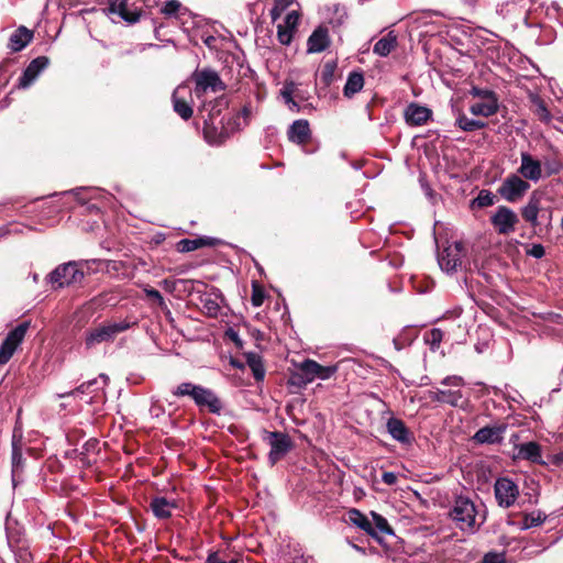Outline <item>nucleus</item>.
<instances>
[{"label":"nucleus","instance_id":"37","mask_svg":"<svg viewBox=\"0 0 563 563\" xmlns=\"http://www.w3.org/2000/svg\"><path fill=\"white\" fill-rule=\"evenodd\" d=\"M199 388L200 385H195L192 383H181L177 386L173 394L177 397L189 396L195 401V397L198 394Z\"/></svg>","mask_w":563,"mask_h":563},{"label":"nucleus","instance_id":"49","mask_svg":"<svg viewBox=\"0 0 563 563\" xmlns=\"http://www.w3.org/2000/svg\"><path fill=\"white\" fill-rule=\"evenodd\" d=\"M481 563H505V558L499 553H487L484 555Z\"/></svg>","mask_w":563,"mask_h":563},{"label":"nucleus","instance_id":"50","mask_svg":"<svg viewBox=\"0 0 563 563\" xmlns=\"http://www.w3.org/2000/svg\"><path fill=\"white\" fill-rule=\"evenodd\" d=\"M537 114L540 118V120L544 122L551 121V114L543 102H539L537 107Z\"/></svg>","mask_w":563,"mask_h":563},{"label":"nucleus","instance_id":"53","mask_svg":"<svg viewBox=\"0 0 563 563\" xmlns=\"http://www.w3.org/2000/svg\"><path fill=\"white\" fill-rule=\"evenodd\" d=\"M98 384V379H92V380H89L87 383H84L81 384L79 387H77L74 391H73V395H76V394H84L86 391H88L90 389V387L95 386Z\"/></svg>","mask_w":563,"mask_h":563},{"label":"nucleus","instance_id":"4","mask_svg":"<svg viewBox=\"0 0 563 563\" xmlns=\"http://www.w3.org/2000/svg\"><path fill=\"white\" fill-rule=\"evenodd\" d=\"M263 439L271 448L268 460L273 465L283 459L292 448L290 437L283 432L264 431Z\"/></svg>","mask_w":563,"mask_h":563},{"label":"nucleus","instance_id":"23","mask_svg":"<svg viewBox=\"0 0 563 563\" xmlns=\"http://www.w3.org/2000/svg\"><path fill=\"white\" fill-rule=\"evenodd\" d=\"M429 397L433 401L444 402L453 407H457L463 398V394L461 390H443L438 388L435 390H431L429 393Z\"/></svg>","mask_w":563,"mask_h":563},{"label":"nucleus","instance_id":"17","mask_svg":"<svg viewBox=\"0 0 563 563\" xmlns=\"http://www.w3.org/2000/svg\"><path fill=\"white\" fill-rule=\"evenodd\" d=\"M109 10L129 23H135L140 19L139 9L129 0H112Z\"/></svg>","mask_w":563,"mask_h":563},{"label":"nucleus","instance_id":"19","mask_svg":"<svg viewBox=\"0 0 563 563\" xmlns=\"http://www.w3.org/2000/svg\"><path fill=\"white\" fill-rule=\"evenodd\" d=\"M386 427L388 433L394 440L401 444H410L412 442V434L402 420L394 417L389 418Z\"/></svg>","mask_w":563,"mask_h":563},{"label":"nucleus","instance_id":"16","mask_svg":"<svg viewBox=\"0 0 563 563\" xmlns=\"http://www.w3.org/2000/svg\"><path fill=\"white\" fill-rule=\"evenodd\" d=\"M404 115L407 124L420 126L430 120L432 111L427 107L412 102L407 106Z\"/></svg>","mask_w":563,"mask_h":563},{"label":"nucleus","instance_id":"12","mask_svg":"<svg viewBox=\"0 0 563 563\" xmlns=\"http://www.w3.org/2000/svg\"><path fill=\"white\" fill-rule=\"evenodd\" d=\"M545 199V192L541 190H534L530 197L528 202L521 209V216L526 222L531 224L532 227L539 225L538 217L545 209L543 207V200Z\"/></svg>","mask_w":563,"mask_h":563},{"label":"nucleus","instance_id":"57","mask_svg":"<svg viewBox=\"0 0 563 563\" xmlns=\"http://www.w3.org/2000/svg\"><path fill=\"white\" fill-rule=\"evenodd\" d=\"M294 0H275L274 4H277L280 9L286 10Z\"/></svg>","mask_w":563,"mask_h":563},{"label":"nucleus","instance_id":"25","mask_svg":"<svg viewBox=\"0 0 563 563\" xmlns=\"http://www.w3.org/2000/svg\"><path fill=\"white\" fill-rule=\"evenodd\" d=\"M498 110V100L497 98H490V99H483L478 102H474L470 111L474 115H482V117H490L495 114Z\"/></svg>","mask_w":563,"mask_h":563},{"label":"nucleus","instance_id":"38","mask_svg":"<svg viewBox=\"0 0 563 563\" xmlns=\"http://www.w3.org/2000/svg\"><path fill=\"white\" fill-rule=\"evenodd\" d=\"M443 333L440 329H432L424 334V342L430 346L432 351L439 349L440 343L442 342Z\"/></svg>","mask_w":563,"mask_h":563},{"label":"nucleus","instance_id":"20","mask_svg":"<svg viewBox=\"0 0 563 563\" xmlns=\"http://www.w3.org/2000/svg\"><path fill=\"white\" fill-rule=\"evenodd\" d=\"M330 44L328 30L323 26H318L307 41L308 53H321L328 48Z\"/></svg>","mask_w":563,"mask_h":563},{"label":"nucleus","instance_id":"1","mask_svg":"<svg viewBox=\"0 0 563 563\" xmlns=\"http://www.w3.org/2000/svg\"><path fill=\"white\" fill-rule=\"evenodd\" d=\"M135 323V321L130 319L102 323L87 332L85 339L86 346L90 349L102 342L113 341L119 333L129 330Z\"/></svg>","mask_w":563,"mask_h":563},{"label":"nucleus","instance_id":"55","mask_svg":"<svg viewBox=\"0 0 563 563\" xmlns=\"http://www.w3.org/2000/svg\"><path fill=\"white\" fill-rule=\"evenodd\" d=\"M263 295L260 291L254 290L252 295V303L255 307H260L263 303Z\"/></svg>","mask_w":563,"mask_h":563},{"label":"nucleus","instance_id":"18","mask_svg":"<svg viewBox=\"0 0 563 563\" xmlns=\"http://www.w3.org/2000/svg\"><path fill=\"white\" fill-rule=\"evenodd\" d=\"M195 404L199 408H208L212 413H220L222 404L217 395L206 387L200 386L198 394L195 397Z\"/></svg>","mask_w":563,"mask_h":563},{"label":"nucleus","instance_id":"33","mask_svg":"<svg viewBox=\"0 0 563 563\" xmlns=\"http://www.w3.org/2000/svg\"><path fill=\"white\" fill-rule=\"evenodd\" d=\"M518 454L522 459L539 462L541 459L540 445L536 442H528L520 445Z\"/></svg>","mask_w":563,"mask_h":563},{"label":"nucleus","instance_id":"63","mask_svg":"<svg viewBox=\"0 0 563 563\" xmlns=\"http://www.w3.org/2000/svg\"><path fill=\"white\" fill-rule=\"evenodd\" d=\"M210 40H213V38H212V37L208 38V40L206 41V44H211V41H210Z\"/></svg>","mask_w":563,"mask_h":563},{"label":"nucleus","instance_id":"15","mask_svg":"<svg viewBox=\"0 0 563 563\" xmlns=\"http://www.w3.org/2000/svg\"><path fill=\"white\" fill-rule=\"evenodd\" d=\"M507 429L505 423L495 424V426H486L481 428L474 434L473 439L475 442L479 444H494L500 443L504 439V433Z\"/></svg>","mask_w":563,"mask_h":563},{"label":"nucleus","instance_id":"45","mask_svg":"<svg viewBox=\"0 0 563 563\" xmlns=\"http://www.w3.org/2000/svg\"><path fill=\"white\" fill-rule=\"evenodd\" d=\"M300 15L297 11L289 12L284 21V25L296 31V27L299 23Z\"/></svg>","mask_w":563,"mask_h":563},{"label":"nucleus","instance_id":"21","mask_svg":"<svg viewBox=\"0 0 563 563\" xmlns=\"http://www.w3.org/2000/svg\"><path fill=\"white\" fill-rule=\"evenodd\" d=\"M33 32L25 26L18 27L10 36L8 47L16 53L26 47L33 40Z\"/></svg>","mask_w":563,"mask_h":563},{"label":"nucleus","instance_id":"62","mask_svg":"<svg viewBox=\"0 0 563 563\" xmlns=\"http://www.w3.org/2000/svg\"><path fill=\"white\" fill-rule=\"evenodd\" d=\"M210 40H213V38H212V37L208 38V40L206 41V44H211V41H210Z\"/></svg>","mask_w":563,"mask_h":563},{"label":"nucleus","instance_id":"7","mask_svg":"<svg viewBox=\"0 0 563 563\" xmlns=\"http://www.w3.org/2000/svg\"><path fill=\"white\" fill-rule=\"evenodd\" d=\"M490 222L498 234L508 235L515 232L519 218L509 207L499 206L490 217Z\"/></svg>","mask_w":563,"mask_h":563},{"label":"nucleus","instance_id":"2","mask_svg":"<svg viewBox=\"0 0 563 563\" xmlns=\"http://www.w3.org/2000/svg\"><path fill=\"white\" fill-rule=\"evenodd\" d=\"M451 517L462 531L474 532L476 530V508L467 498H456L451 510Z\"/></svg>","mask_w":563,"mask_h":563},{"label":"nucleus","instance_id":"47","mask_svg":"<svg viewBox=\"0 0 563 563\" xmlns=\"http://www.w3.org/2000/svg\"><path fill=\"white\" fill-rule=\"evenodd\" d=\"M527 255L532 256L534 258H541L544 256L545 251L543 245L541 244H532L527 251Z\"/></svg>","mask_w":563,"mask_h":563},{"label":"nucleus","instance_id":"39","mask_svg":"<svg viewBox=\"0 0 563 563\" xmlns=\"http://www.w3.org/2000/svg\"><path fill=\"white\" fill-rule=\"evenodd\" d=\"M495 202V195L488 190H481L478 196L474 199L475 203L479 208L493 206Z\"/></svg>","mask_w":563,"mask_h":563},{"label":"nucleus","instance_id":"52","mask_svg":"<svg viewBox=\"0 0 563 563\" xmlns=\"http://www.w3.org/2000/svg\"><path fill=\"white\" fill-rule=\"evenodd\" d=\"M206 563H240V561L238 559L225 561L222 560L217 552H213L208 555Z\"/></svg>","mask_w":563,"mask_h":563},{"label":"nucleus","instance_id":"28","mask_svg":"<svg viewBox=\"0 0 563 563\" xmlns=\"http://www.w3.org/2000/svg\"><path fill=\"white\" fill-rule=\"evenodd\" d=\"M214 245V239L212 238H198L194 240L184 239L177 243V250L181 253L192 252L203 246Z\"/></svg>","mask_w":563,"mask_h":563},{"label":"nucleus","instance_id":"35","mask_svg":"<svg viewBox=\"0 0 563 563\" xmlns=\"http://www.w3.org/2000/svg\"><path fill=\"white\" fill-rule=\"evenodd\" d=\"M547 519V515L540 510L526 514L521 523V529L527 530L533 527L541 526Z\"/></svg>","mask_w":563,"mask_h":563},{"label":"nucleus","instance_id":"3","mask_svg":"<svg viewBox=\"0 0 563 563\" xmlns=\"http://www.w3.org/2000/svg\"><path fill=\"white\" fill-rule=\"evenodd\" d=\"M192 79L195 81L194 92L198 98H201L208 91L219 92L225 89V85L218 73L210 68L195 71Z\"/></svg>","mask_w":563,"mask_h":563},{"label":"nucleus","instance_id":"13","mask_svg":"<svg viewBox=\"0 0 563 563\" xmlns=\"http://www.w3.org/2000/svg\"><path fill=\"white\" fill-rule=\"evenodd\" d=\"M49 59L46 56H40L34 58L27 67L24 69L22 76L19 79L18 88H29L40 76V74L48 66Z\"/></svg>","mask_w":563,"mask_h":563},{"label":"nucleus","instance_id":"24","mask_svg":"<svg viewBox=\"0 0 563 563\" xmlns=\"http://www.w3.org/2000/svg\"><path fill=\"white\" fill-rule=\"evenodd\" d=\"M151 508L155 517L159 519H167L172 516L173 509L176 508L174 500H168L166 497H155L151 501Z\"/></svg>","mask_w":563,"mask_h":563},{"label":"nucleus","instance_id":"22","mask_svg":"<svg viewBox=\"0 0 563 563\" xmlns=\"http://www.w3.org/2000/svg\"><path fill=\"white\" fill-rule=\"evenodd\" d=\"M289 141L305 144L310 139V128L307 120H296L288 130Z\"/></svg>","mask_w":563,"mask_h":563},{"label":"nucleus","instance_id":"48","mask_svg":"<svg viewBox=\"0 0 563 563\" xmlns=\"http://www.w3.org/2000/svg\"><path fill=\"white\" fill-rule=\"evenodd\" d=\"M179 8H180V3L177 0H170L165 3L162 12L167 15H173L178 12Z\"/></svg>","mask_w":563,"mask_h":563},{"label":"nucleus","instance_id":"30","mask_svg":"<svg viewBox=\"0 0 563 563\" xmlns=\"http://www.w3.org/2000/svg\"><path fill=\"white\" fill-rule=\"evenodd\" d=\"M23 467V457H22V449H21V435H16V431L14 430L12 437V473L13 476L21 471Z\"/></svg>","mask_w":563,"mask_h":563},{"label":"nucleus","instance_id":"5","mask_svg":"<svg viewBox=\"0 0 563 563\" xmlns=\"http://www.w3.org/2000/svg\"><path fill=\"white\" fill-rule=\"evenodd\" d=\"M530 189V184L521 178L518 174L508 175L497 192L508 202L520 200Z\"/></svg>","mask_w":563,"mask_h":563},{"label":"nucleus","instance_id":"34","mask_svg":"<svg viewBox=\"0 0 563 563\" xmlns=\"http://www.w3.org/2000/svg\"><path fill=\"white\" fill-rule=\"evenodd\" d=\"M246 363L251 368L256 380H262L265 376V369L261 357L255 353L246 354Z\"/></svg>","mask_w":563,"mask_h":563},{"label":"nucleus","instance_id":"40","mask_svg":"<svg viewBox=\"0 0 563 563\" xmlns=\"http://www.w3.org/2000/svg\"><path fill=\"white\" fill-rule=\"evenodd\" d=\"M294 30L285 26L284 24L277 25V37L280 44L289 45L292 41Z\"/></svg>","mask_w":563,"mask_h":563},{"label":"nucleus","instance_id":"51","mask_svg":"<svg viewBox=\"0 0 563 563\" xmlns=\"http://www.w3.org/2000/svg\"><path fill=\"white\" fill-rule=\"evenodd\" d=\"M441 383L442 385L459 387L464 385V379L461 376L454 375L445 377Z\"/></svg>","mask_w":563,"mask_h":563},{"label":"nucleus","instance_id":"41","mask_svg":"<svg viewBox=\"0 0 563 563\" xmlns=\"http://www.w3.org/2000/svg\"><path fill=\"white\" fill-rule=\"evenodd\" d=\"M542 166L544 167L545 176L559 174L563 168L562 163L558 159H544Z\"/></svg>","mask_w":563,"mask_h":563},{"label":"nucleus","instance_id":"58","mask_svg":"<svg viewBox=\"0 0 563 563\" xmlns=\"http://www.w3.org/2000/svg\"><path fill=\"white\" fill-rule=\"evenodd\" d=\"M291 110H298V103L292 99V102L287 103Z\"/></svg>","mask_w":563,"mask_h":563},{"label":"nucleus","instance_id":"56","mask_svg":"<svg viewBox=\"0 0 563 563\" xmlns=\"http://www.w3.org/2000/svg\"><path fill=\"white\" fill-rule=\"evenodd\" d=\"M284 9H280L277 4H274L272 10H271V18L272 20L275 22L277 21L282 13H283Z\"/></svg>","mask_w":563,"mask_h":563},{"label":"nucleus","instance_id":"54","mask_svg":"<svg viewBox=\"0 0 563 563\" xmlns=\"http://www.w3.org/2000/svg\"><path fill=\"white\" fill-rule=\"evenodd\" d=\"M382 479L387 485H395L397 483L398 476L394 472H385L382 475Z\"/></svg>","mask_w":563,"mask_h":563},{"label":"nucleus","instance_id":"10","mask_svg":"<svg viewBox=\"0 0 563 563\" xmlns=\"http://www.w3.org/2000/svg\"><path fill=\"white\" fill-rule=\"evenodd\" d=\"M494 492L498 505L503 508L511 507L519 496L518 486L507 477H501L496 481Z\"/></svg>","mask_w":563,"mask_h":563},{"label":"nucleus","instance_id":"14","mask_svg":"<svg viewBox=\"0 0 563 563\" xmlns=\"http://www.w3.org/2000/svg\"><path fill=\"white\" fill-rule=\"evenodd\" d=\"M299 368L309 382L314 378L328 379L338 371L335 365L323 366L313 360L303 361Z\"/></svg>","mask_w":563,"mask_h":563},{"label":"nucleus","instance_id":"36","mask_svg":"<svg viewBox=\"0 0 563 563\" xmlns=\"http://www.w3.org/2000/svg\"><path fill=\"white\" fill-rule=\"evenodd\" d=\"M456 124L463 131L472 132L476 130L483 129L486 124L483 121L470 119L464 114L459 115L456 119Z\"/></svg>","mask_w":563,"mask_h":563},{"label":"nucleus","instance_id":"32","mask_svg":"<svg viewBox=\"0 0 563 563\" xmlns=\"http://www.w3.org/2000/svg\"><path fill=\"white\" fill-rule=\"evenodd\" d=\"M372 523L374 527V533H369V536L374 538H378L380 534H393V529L388 525L387 520L380 516L379 514L372 511Z\"/></svg>","mask_w":563,"mask_h":563},{"label":"nucleus","instance_id":"11","mask_svg":"<svg viewBox=\"0 0 563 563\" xmlns=\"http://www.w3.org/2000/svg\"><path fill=\"white\" fill-rule=\"evenodd\" d=\"M517 174L526 181L538 183L543 177L542 163L528 152L520 153V166Z\"/></svg>","mask_w":563,"mask_h":563},{"label":"nucleus","instance_id":"42","mask_svg":"<svg viewBox=\"0 0 563 563\" xmlns=\"http://www.w3.org/2000/svg\"><path fill=\"white\" fill-rule=\"evenodd\" d=\"M146 296L156 301L157 306L164 310L167 309L166 302L161 292L154 288H144Z\"/></svg>","mask_w":563,"mask_h":563},{"label":"nucleus","instance_id":"59","mask_svg":"<svg viewBox=\"0 0 563 563\" xmlns=\"http://www.w3.org/2000/svg\"><path fill=\"white\" fill-rule=\"evenodd\" d=\"M100 379L102 380V386H104V385H107V384H108L109 378H108V376H107V375L101 374V375H100Z\"/></svg>","mask_w":563,"mask_h":563},{"label":"nucleus","instance_id":"8","mask_svg":"<svg viewBox=\"0 0 563 563\" xmlns=\"http://www.w3.org/2000/svg\"><path fill=\"white\" fill-rule=\"evenodd\" d=\"M29 328L27 322H23L11 330L0 346V364H5L12 357L18 346L24 340Z\"/></svg>","mask_w":563,"mask_h":563},{"label":"nucleus","instance_id":"44","mask_svg":"<svg viewBox=\"0 0 563 563\" xmlns=\"http://www.w3.org/2000/svg\"><path fill=\"white\" fill-rule=\"evenodd\" d=\"M295 89H296L295 82H286L285 84L284 88L280 91V95L286 103L292 102V99H294L292 95L295 92Z\"/></svg>","mask_w":563,"mask_h":563},{"label":"nucleus","instance_id":"6","mask_svg":"<svg viewBox=\"0 0 563 563\" xmlns=\"http://www.w3.org/2000/svg\"><path fill=\"white\" fill-rule=\"evenodd\" d=\"M82 279L84 273L75 262L60 265L49 274V282L58 287L80 283Z\"/></svg>","mask_w":563,"mask_h":563},{"label":"nucleus","instance_id":"27","mask_svg":"<svg viewBox=\"0 0 563 563\" xmlns=\"http://www.w3.org/2000/svg\"><path fill=\"white\" fill-rule=\"evenodd\" d=\"M397 46V36L389 32L387 35L378 40L374 47L373 52L382 57L388 56L393 49Z\"/></svg>","mask_w":563,"mask_h":563},{"label":"nucleus","instance_id":"46","mask_svg":"<svg viewBox=\"0 0 563 563\" xmlns=\"http://www.w3.org/2000/svg\"><path fill=\"white\" fill-rule=\"evenodd\" d=\"M472 96L483 99L497 98L495 92L488 89L474 87L471 91Z\"/></svg>","mask_w":563,"mask_h":563},{"label":"nucleus","instance_id":"61","mask_svg":"<svg viewBox=\"0 0 563 563\" xmlns=\"http://www.w3.org/2000/svg\"><path fill=\"white\" fill-rule=\"evenodd\" d=\"M231 364H232L233 366H235V367H241V365H240L238 362H235V361H232V362H231Z\"/></svg>","mask_w":563,"mask_h":563},{"label":"nucleus","instance_id":"26","mask_svg":"<svg viewBox=\"0 0 563 563\" xmlns=\"http://www.w3.org/2000/svg\"><path fill=\"white\" fill-rule=\"evenodd\" d=\"M185 87H177L172 96L174 111L184 120H188L192 115V108L179 97Z\"/></svg>","mask_w":563,"mask_h":563},{"label":"nucleus","instance_id":"9","mask_svg":"<svg viewBox=\"0 0 563 563\" xmlns=\"http://www.w3.org/2000/svg\"><path fill=\"white\" fill-rule=\"evenodd\" d=\"M465 257V247L462 242H454L448 245L439 255L440 267L450 273L455 272L462 266L463 258Z\"/></svg>","mask_w":563,"mask_h":563},{"label":"nucleus","instance_id":"31","mask_svg":"<svg viewBox=\"0 0 563 563\" xmlns=\"http://www.w3.org/2000/svg\"><path fill=\"white\" fill-rule=\"evenodd\" d=\"M364 86V77L362 73H351L345 82L343 92L345 97H352L356 92L361 91Z\"/></svg>","mask_w":563,"mask_h":563},{"label":"nucleus","instance_id":"43","mask_svg":"<svg viewBox=\"0 0 563 563\" xmlns=\"http://www.w3.org/2000/svg\"><path fill=\"white\" fill-rule=\"evenodd\" d=\"M202 308L211 317H216L220 310L218 302L211 298L202 300Z\"/></svg>","mask_w":563,"mask_h":563},{"label":"nucleus","instance_id":"29","mask_svg":"<svg viewBox=\"0 0 563 563\" xmlns=\"http://www.w3.org/2000/svg\"><path fill=\"white\" fill-rule=\"evenodd\" d=\"M349 521L357 528L364 530L366 533H374V527L372 520L368 519L358 509H351L347 512Z\"/></svg>","mask_w":563,"mask_h":563},{"label":"nucleus","instance_id":"60","mask_svg":"<svg viewBox=\"0 0 563 563\" xmlns=\"http://www.w3.org/2000/svg\"><path fill=\"white\" fill-rule=\"evenodd\" d=\"M556 460L559 463L563 464V452L558 454Z\"/></svg>","mask_w":563,"mask_h":563}]
</instances>
